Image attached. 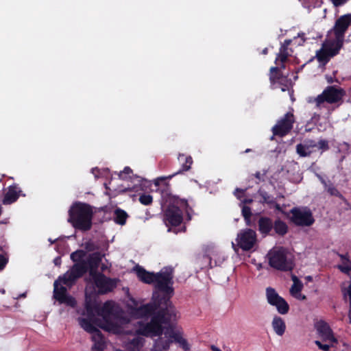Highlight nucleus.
I'll return each mask as SVG.
<instances>
[{"instance_id": "nucleus-31", "label": "nucleus", "mask_w": 351, "mask_h": 351, "mask_svg": "<svg viewBox=\"0 0 351 351\" xmlns=\"http://www.w3.org/2000/svg\"><path fill=\"white\" fill-rule=\"evenodd\" d=\"M293 284L290 289V293L295 298H298V294L301 292L303 288V285L296 276L293 278Z\"/></svg>"}, {"instance_id": "nucleus-35", "label": "nucleus", "mask_w": 351, "mask_h": 351, "mask_svg": "<svg viewBox=\"0 0 351 351\" xmlns=\"http://www.w3.org/2000/svg\"><path fill=\"white\" fill-rule=\"evenodd\" d=\"M328 142L327 140L321 139L318 142L315 141V151L317 149L325 152L329 149Z\"/></svg>"}, {"instance_id": "nucleus-53", "label": "nucleus", "mask_w": 351, "mask_h": 351, "mask_svg": "<svg viewBox=\"0 0 351 351\" xmlns=\"http://www.w3.org/2000/svg\"><path fill=\"white\" fill-rule=\"evenodd\" d=\"M262 174L259 172V171H257L255 174H254V176L256 177V178L258 179L259 180H262Z\"/></svg>"}, {"instance_id": "nucleus-45", "label": "nucleus", "mask_w": 351, "mask_h": 351, "mask_svg": "<svg viewBox=\"0 0 351 351\" xmlns=\"http://www.w3.org/2000/svg\"><path fill=\"white\" fill-rule=\"evenodd\" d=\"M179 345L184 351H189L191 349L190 345L184 338L181 340V341L179 343Z\"/></svg>"}, {"instance_id": "nucleus-20", "label": "nucleus", "mask_w": 351, "mask_h": 351, "mask_svg": "<svg viewBox=\"0 0 351 351\" xmlns=\"http://www.w3.org/2000/svg\"><path fill=\"white\" fill-rule=\"evenodd\" d=\"M274 222L272 219L269 217L263 216L258 220V230L259 232L264 236L271 234Z\"/></svg>"}, {"instance_id": "nucleus-14", "label": "nucleus", "mask_w": 351, "mask_h": 351, "mask_svg": "<svg viewBox=\"0 0 351 351\" xmlns=\"http://www.w3.org/2000/svg\"><path fill=\"white\" fill-rule=\"evenodd\" d=\"M350 25H351V14H346L339 17L332 28L335 38L343 40L345 34Z\"/></svg>"}, {"instance_id": "nucleus-36", "label": "nucleus", "mask_w": 351, "mask_h": 351, "mask_svg": "<svg viewBox=\"0 0 351 351\" xmlns=\"http://www.w3.org/2000/svg\"><path fill=\"white\" fill-rule=\"evenodd\" d=\"M337 268L343 274H348L351 271V261L348 260V263L346 261L341 263V265H337Z\"/></svg>"}, {"instance_id": "nucleus-51", "label": "nucleus", "mask_w": 351, "mask_h": 351, "mask_svg": "<svg viewBox=\"0 0 351 351\" xmlns=\"http://www.w3.org/2000/svg\"><path fill=\"white\" fill-rule=\"evenodd\" d=\"M86 309L88 313L90 314V313H93V307L90 303L86 302Z\"/></svg>"}, {"instance_id": "nucleus-41", "label": "nucleus", "mask_w": 351, "mask_h": 351, "mask_svg": "<svg viewBox=\"0 0 351 351\" xmlns=\"http://www.w3.org/2000/svg\"><path fill=\"white\" fill-rule=\"evenodd\" d=\"M170 339H172L173 342L179 343L183 337L182 335L178 332L172 331L169 335Z\"/></svg>"}, {"instance_id": "nucleus-7", "label": "nucleus", "mask_w": 351, "mask_h": 351, "mask_svg": "<svg viewBox=\"0 0 351 351\" xmlns=\"http://www.w3.org/2000/svg\"><path fill=\"white\" fill-rule=\"evenodd\" d=\"M287 217L296 226L308 227L315 222L313 213L307 207H293L289 210Z\"/></svg>"}, {"instance_id": "nucleus-44", "label": "nucleus", "mask_w": 351, "mask_h": 351, "mask_svg": "<svg viewBox=\"0 0 351 351\" xmlns=\"http://www.w3.org/2000/svg\"><path fill=\"white\" fill-rule=\"evenodd\" d=\"M8 263V257L5 254H0V271L3 270Z\"/></svg>"}, {"instance_id": "nucleus-32", "label": "nucleus", "mask_w": 351, "mask_h": 351, "mask_svg": "<svg viewBox=\"0 0 351 351\" xmlns=\"http://www.w3.org/2000/svg\"><path fill=\"white\" fill-rule=\"evenodd\" d=\"M258 193L262 198V199L260 200L261 204H267L271 207L273 203H275L276 199L272 195H270L267 191L260 189Z\"/></svg>"}, {"instance_id": "nucleus-64", "label": "nucleus", "mask_w": 351, "mask_h": 351, "mask_svg": "<svg viewBox=\"0 0 351 351\" xmlns=\"http://www.w3.org/2000/svg\"><path fill=\"white\" fill-rule=\"evenodd\" d=\"M263 53H267V49H265L263 50Z\"/></svg>"}, {"instance_id": "nucleus-57", "label": "nucleus", "mask_w": 351, "mask_h": 351, "mask_svg": "<svg viewBox=\"0 0 351 351\" xmlns=\"http://www.w3.org/2000/svg\"><path fill=\"white\" fill-rule=\"evenodd\" d=\"M327 81L328 83L332 84L334 82V80L332 79V77H327Z\"/></svg>"}, {"instance_id": "nucleus-50", "label": "nucleus", "mask_w": 351, "mask_h": 351, "mask_svg": "<svg viewBox=\"0 0 351 351\" xmlns=\"http://www.w3.org/2000/svg\"><path fill=\"white\" fill-rule=\"evenodd\" d=\"M53 263L55 265L60 267L62 263V259L60 256H57L53 260Z\"/></svg>"}, {"instance_id": "nucleus-61", "label": "nucleus", "mask_w": 351, "mask_h": 351, "mask_svg": "<svg viewBox=\"0 0 351 351\" xmlns=\"http://www.w3.org/2000/svg\"><path fill=\"white\" fill-rule=\"evenodd\" d=\"M251 202H252V199H245V200H244V203H248V204H250V203H251Z\"/></svg>"}, {"instance_id": "nucleus-48", "label": "nucleus", "mask_w": 351, "mask_h": 351, "mask_svg": "<svg viewBox=\"0 0 351 351\" xmlns=\"http://www.w3.org/2000/svg\"><path fill=\"white\" fill-rule=\"evenodd\" d=\"M338 256L340 257L341 263L344 261H346L347 263H348V260L350 259L348 253H346L345 254H338Z\"/></svg>"}, {"instance_id": "nucleus-17", "label": "nucleus", "mask_w": 351, "mask_h": 351, "mask_svg": "<svg viewBox=\"0 0 351 351\" xmlns=\"http://www.w3.org/2000/svg\"><path fill=\"white\" fill-rule=\"evenodd\" d=\"M343 45V40L341 39L335 38L333 40H326L322 45L327 51L331 58L339 54L340 49Z\"/></svg>"}, {"instance_id": "nucleus-9", "label": "nucleus", "mask_w": 351, "mask_h": 351, "mask_svg": "<svg viewBox=\"0 0 351 351\" xmlns=\"http://www.w3.org/2000/svg\"><path fill=\"white\" fill-rule=\"evenodd\" d=\"M269 265L280 271H289L292 269V263L287 260V254L283 248L271 250L267 255Z\"/></svg>"}, {"instance_id": "nucleus-40", "label": "nucleus", "mask_w": 351, "mask_h": 351, "mask_svg": "<svg viewBox=\"0 0 351 351\" xmlns=\"http://www.w3.org/2000/svg\"><path fill=\"white\" fill-rule=\"evenodd\" d=\"M132 173V170L129 167H125L122 171L119 174L120 178L126 180L130 178V174Z\"/></svg>"}, {"instance_id": "nucleus-54", "label": "nucleus", "mask_w": 351, "mask_h": 351, "mask_svg": "<svg viewBox=\"0 0 351 351\" xmlns=\"http://www.w3.org/2000/svg\"><path fill=\"white\" fill-rule=\"evenodd\" d=\"M298 294H299V295H298L297 298L301 299V300H306V299L305 295H302L300 293H298Z\"/></svg>"}, {"instance_id": "nucleus-60", "label": "nucleus", "mask_w": 351, "mask_h": 351, "mask_svg": "<svg viewBox=\"0 0 351 351\" xmlns=\"http://www.w3.org/2000/svg\"><path fill=\"white\" fill-rule=\"evenodd\" d=\"M106 269V266L105 265H102L101 267V269L102 271H104Z\"/></svg>"}, {"instance_id": "nucleus-13", "label": "nucleus", "mask_w": 351, "mask_h": 351, "mask_svg": "<svg viewBox=\"0 0 351 351\" xmlns=\"http://www.w3.org/2000/svg\"><path fill=\"white\" fill-rule=\"evenodd\" d=\"M257 240L254 230L247 228L241 230L237 235V245L243 251H249L253 248Z\"/></svg>"}, {"instance_id": "nucleus-23", "label": "nucleus", "mask_w": 351, "mask_h": 351, "mask_svg": "<svg viewBox=\"0 0 351 351\" xmlns=\"http://www.w3.org/2000/svg\"><path fill=\"white\" fill-rule=\"evenodd\" d=\"M272 328L278 336H282L286 330V324L284 319L279 316H274L271 322Z\"/></svg>"}, {"instance_id": "nucleus-1", "label": "nucleus", "mask_w": 351, "mask_h": 351, "mask_svg": "<svg viewBox=\"0 0 351 351\" xmlns=\"http://www.w3.org/2000/svg\"><path fill=\"white\" fill-rule=\"evenodd\" d=\"M133 305L129 306L132 315L136 318L151 317L149 322H138L136 333L145 337L162 335L163 324H169L176 319V309L168 298H160L145 304L138 306L136 300H132Z\"/></svg>"}, {"instance_id": "nucleus-47", "label": "nucleus", "mask_w": 351, "mask_h": 351, "mask_svg": "<svg viewBox=\"0 0 351 351\" xmlns=\"http://www.w3.org/2000/svg\"><path fill=\"white\" fill-rule=\"evenodd\" d=\"M335 7H340L346 4L349 0H331Z\"/></svg>"}, {"instance_id": "nucleus-49", "label": "nucleus", "mask_w": 351, "mask_h": 351, "mask_svg": "<svg viewBox=\"0 0 351 351\" xmlns=\"http://www.w3.org/2000/svg\"><path fill=\"white\" fill-rule=\"evenodd\" d=\"M271 206H273L275 208V210H276L279 212L283 213V210H282L280 205L279 204H278L276 201H275V203H273Z\"/></svg>"}, {"instance_id": "nucleus-8", "label": "nucleus", "mask_w": 351, "mask_h": 351, "mask_svg": "<svg viewBox=\"0 0 351 351\" xmlns=\"http://www.w3.org/2000/svg\"><path fill=\"white\" fill-rule=\"evenodd\" d=\"M113 303L112 301H106L101 308L97 310V313L103 319V323H98L95 320V324L106 331H114L118 328L117 324L111 319L113 315Z\"/></svg>"}, {"instance_id": "nucleus-59", "label": "nucleus", "mask_w": 351, "mask_h": 351, "mask_svg": "<svg viewBox=\"0 0 351 351\" xmlns=\"http://www.w3.org/2000/svg\"><path fill=\"white\" fill-rule=\"evenodd\" d=\"M306 279L308 280V281H312L313 280V277L311 276H308L306 277Z\"/></svg>"}, {"instance_id": "nucleus-21", "label": "nucleus", "mask_w": 351, "mask_h": 351, "mask_svg": "<svg viewBox=\"0 0 351 351\" xmlns=\"http://www.w3.org/2000/svg\"><path fill=\"white\" fill-rule=\"evenodd\" d=\"M317 330L324 341H328L330 342L335 341L332 331L326 322H319L317 326Z\"/></svg>"}, {"instance_id": "nucleus-4", "label": "nucleus", "mask_w": 351, "mask_h": 351, "mask_svg": "<svg viewBox=\"0 0 351 351\" xmlns=\"http://www.w3.org/2000/svg\"><path fill=\"white\" fill-rule=\"evenodd\" d=\"M93 217V210L90 204L75 202L69 210L68 222L75 229L85 232L91 229Z\"/></svg>"}, {"instance_id": "nucleus-18", "label": "nucleus", "mask_w": 351, "mask_h": 351, "mask_svg": "<svg viewBox=\"0 0 351 351\" xmlns=\"http://www.w3.org/2000/svg\"><path fill=\"white\" fill-rule=\"evenodd\" d=\"M21 193L22 191L19 187L18 184H14L10 186L3 199V204L7 205L15 202Z\"/></svg>"}, {"instance_id": "nucleus-16", "label": "nucleus", "mask_w": 351, "mask_h": 351, "mask_svg": "<svg viewBox=\"0 0 351 351\" xmlns=\"http://www.w3.org/2000/svg\"><path fill=\"white\" fill-rule=\"evenodd\" d=\"M295 150L300 157H308L315 152V141L305 139L296 145Z\"/></svg>"}, {"instance_id": "nucleus-52", "label": "nucleus", "mask_w": 351, "mask_h": 351, "mask_svg": "<svg viewBox=\"0 0 351 351\" xmlns=\"http://www.w3.org/2000/svg\"><path fill=\"white\" fill-rule=\"evenodd\" d=\"M347 293L350 298V307H351V284L348 287Z\"/></svg>"}, {"instance_id": "nucleus-2", "label": "nucleus", "mask_w": 351, "mask_h": 351, "mask_svg": "<svg viewBox=\"0 0 351 351\" xmlns=\"http://www.w3.org/2000/svg\"><path fill=\"white\" fill-rule=\"evenodd\" d=\"M161 197L166 206L164 210L163 221L171 230V227H177L183 222V213L186 214L187 220L191 219V212L193 209L189 206L186 199H181L170 192L169 185L167 184L161 191Z\"/></svg>"}, {"instance_id": "nucleus-27", "label": "nucleus", "mask_w": 351, "mask_h": 351, "mask_svg": "<svg viewBox=\"0 0 351 351\" xmlns=\"http://www.w3.org/2000/svg\"><path fill=\"white\" fill-rule=\"evenodd\" d=\"M271 306H275L277 311L281 315H285L289 311V305L282 297Z\"/></svg>"}, {"instance_id": "nucleus-15", "label": "nucleus", "mask_w": 351, "mask_h": 351, "mask_svg": "<svg viewBox=\"0 0 351 351\" xmlns=\"http://www.w3.org/2000/svg\"><path fill=\"white\" fill-rule=\"evenodd\" d=\"M178 159L179 162L181 163V168L176 173L170 175L167 177L158 178L156 182V184H158V182L159 180L165 181L167 179H171L176 175L182 173L184 171H187L191 169V165L193 164V158L191 156H186L183 154H180L178 155Z\"/></svg>"}, {"instance_id": "nucleus-63", "label": "nucleus", "mask_w": 351, "mask_h": 351, "mask_svg": "<svg viewBox=\"0 0 351 351\" xmlns=\"http://www.w3.org/2000/svg\"><path fill=\"white\" fill-rule=\"evenodd\" d=\"M250 151H251V149H247L245 151V152H246V153H247V152H250Z\"/></svg>"}, {"instance_id": "nucleus-6", "label": "nucleus", "mask_w": 351, "mask_h": 351, "mask_svg": "<svg viewBox=\"0 0 351 351\" xmlns=\"http://www.w3.org/2000/svg\"><path fill=\"white\" fill-rule=\"evenodd\" d=\"M90 263L91 269L88 274L98 289V292L100 294H106L112 291L117 287L119 279L107 277L102 272H99L98 267L101 263L99 260L93 259Z\"/></svg>"}, {"instance_id": "nucleus-62", "label": "nucleus", "mask_w": 351, "mask_h": 351, "mask_svg": "<svg viewBox=\"0 0 351 351\" xmlns=\"http://www.w3.org/2000/svg\"><path fill=\"white\" fill-rule=\"evenodd\" d=\"M182 232H185L186 231V227L185 226H183L182 230H181Z\"/></svg>"}, {"instance_id": "nucleus-42", "label": "nucleus", "mask_w": 351, "mask_h": 351, "mask_svg": "<svg viewBox=\"0 0 351 351\" xmlns=\"http://www.w3.org/2000/svg\"><path fill=\"white\" fill-rule=\"evenodd\" d=\"M105 348V341L94 342L92 347L93 351H104Z\"/></svg>"}, {"instance_id": "nucleus-25", "label": "nucleus", "mask_w": 351, "mask_h": 351, "mask_svg": "<svg viewBox=\"0 0 351 351\" xmlns=\"http://www.w3.org/2000/svg\"><path fill=\"white\" fill-rule=\"evenodd\" d=\"M114 214V221L117 224L121 226L125 224L126 220L128 217V215L125 210L119 208H117L115 209Z\"/></svg>"}, {"instance_id": "nucleus-3", "label": "nucleus", "mask_w": 351, "mask_h": 351, "mask_svg": "<svg viewBox=\"0 0 351 351\" xmlns=\"http://www.w3.org/2000/svg\"><path fill=\"white\" fill-rule=\"evenodd\" d=\"M86 256V252L83 250H77L71 254L70 258L74 264L60 278L64 285L69 287H72L79 278H82L87 272L89 273V271L91 269L90 263L93 259H97L101 263L103 258V255L99 252L88 254L86 259H85Z\"/></svg>"}, {"instance_id": "nucleus-26", "label": "nucleus", "mask_w": 351, "mask_h": 351, "mask_svg": "<svg viewBox=\"0 0 351 351\" xmlns=\"http://www.w3.org/2000/svg\"><path fill=\"white\" fill-rule=\"evenodd\" d=\"M315 58L318 62L323 65L326 64L331 58L330 56L325 49V48H324L322 45L321 49L316 51Z\"/></svg>"}, {"instance_id": "nucleus-38", "label": "nucleus", "mask_w": 351, "mask_h": 351, "mask_svg": "<svg viewBox=\"0 0 351 351\" xmlns=\"http://www.w3.org/2000/svg\"><path fill=\"white\" fill-rule=\"evenodd\" d=\"M92 335V341L93 342L105 341L104 335L97 328V329L90 333Z\"/></svg>"}, {"instance_id": "nucleus-11", "label": "nucleus", "mask_w": 351, "mask_h": 351, "mask_svg": "<svg viewBox=\"0 0 351 351\" xmlns=\"http://www.w3.org/2000/svg\"><path fill=\"white\" fill-rule=\"evenodd\" d=\"M61 277L62 276H59L58 280H55L53 283V298L60 304H64L68 306L74 308L77 304L75 299L73 296L67 294V289L65 287H59L60 283L64 284L62 280L60 279Z\"/></svg>"}, {"instance_id": "nucleus-55", "label": "nucleus", "mask_w": 351, "mask_h": 351, "mask_svg": "<svg viewBox=\"0 0 351 351\" xmlns=\"http://www.w3.org/2000/svg\"><path fill=\"white\" fill-rule=\"evenodd\" d=\"M348 318H349V322L351 324V307H350V308H349Z\"/></svg>"}, {"instance_id": "nucleus-37", "label": "nucleus", "mask_w": 351, "mask_h": 351, "mask_svg": "<svg viewBox=\"0 0 351 351\" xmlns=\"http://www.w3.org/2000/svg\"><path fill=\"white\" fill-rule=\"evenodd\" d=\"M327 192L332 196H336L343 200H345V198L343 196V195L332 184H330L329 186H328Z\"/></svg>"}, {"instance_id": "nucleus-19", "label": "nucleus", "mask_w": 351, "mask_h": 351, "mask_svg": "<svg viewBox=\"0 0 351 351\" xmlns=\"http://www.w3.org/2000/svg\"><path fill=\"white\" fill-rule=\"evenodd\" d=\"M291 42L292 40L291 39L285 40L279 49V53L277 54L275 63L277 64V62L280 61L282 63L281 69H285V62H287L288 57L291 56L289 51V46L291 45Z\"/></svg>"}, {"instance_id": "nucleus-39", "label": "nucleus", "mask_w": 351, "mask_h": 351, "mask_svg": "<svg viewBox=\"0 0 351 351\" xmlns=\"http://www.w3.org/2000/svg\"><path fill=\"white\" fill-rule=\"evenodd\" d=\"M139 202L145 206H148L152 203L153 197L149 194H143L139 197Z\"/></svg>"}, {"instance_id": "nucleus-30", "label": "nucleus", "mask_w": 351, "mask_h": 351, "mask_svg": "<svg viewBox=\"0 0 351 351\" xmlns=\"http://www.w3.org/2000/svg\"><path fill=\"white\" fill-rule=\"evenodd\" d=\"M280 68L277 66H273L270 69L269 80L271 83L274 84L280 82V80L282 77V73L280 71Z\"/></svg>"}, {"instance_id": "nucleus-43", "label": "nucleus", "mask_w": 351, "mask_h": 351, "mask_svg": "<svg viewBox=\"0 0 351 351\" xmlns=\"http://www.w3.org/2000/svg\"><path fill=\"white\" fill-rule=\"evenodd\" d=\"M84 245L85 250L88 252H93L98 248L97 246L91 241L85 242Z\"/></svg>"}, {"instance_id": "nucleus-29", "label": "nucleus", "mask_w": 351, "mask_h": 351, "mask_svg": "<svg viewBox=\"0 0 351 351\" xmlns=\"http://www.w3.org/2000/svg\"><path fill=\"white\" fill-rule=\"evenodd\" d=\"M79 324L80 326L87 332L91 333L94 332L97 328L93 325L90 320L87 318H81L78 319Z\"/></svg>"}, {"instance_id": "nucleus-56", "label": "nucleus", "mask_w": 351, "mask_h": 351, "mask_svg": "<svg viewBox=\"0 0 351 351\" xmlns=\"http://www.w3.org/2000/svg\"><path fill=\"white\" fill-rule=\"evenodd\" d=\"M211 349H212V350H213V351H221L219 348H217V347H216V346H212Z\"/></svg>"}, {"instance_id": "nucleus-12", "label": "nucleus", "mask_w": 351, "mask_h": 351, "mask_svg": "<svg viewBox=\"0 0 351 351\" xmlns=\"http://www.w3.org/2000/svg\"><path fill=\"white\" fill-rule=\"evenodd\" d=\"M294 122L295 119L293 114L291 112H287L272 128L274 135L280 137L286 136L292 130Z\"/></svg>"}, {"instance_id": "nucleus-28", "label": "nucleus", "mask_w": 351, "mask_h": 351, "mask_svg": "<svg viewBox=\"0 0 351 351\" xmlns=\"http://www.w3.org/2000/svg\"><path fill=\"white\" fill-rule=\"evenodd\" d=\"M266 298L267 302L272 305L276 303L277 300L281 298V296L276 292V291L272 287H267L266 289Z\"/></svg>"}, {"instance_id": "nucleus-46", "label": "nucleus", "mask_w": 351, "mask_h": 351, "mask_svg": "<svg viewBox=\"0 0 351 351\" xmlns=\"http://www.w3.org/2000/svg\"><path fill=\"white\" fill-rule=\"evenodd\" d=\"M316 345L318 346V348L324 351H328L329 350L330 346L328 344H323L319 341H315Z\"/></svg>"}, {"instance_id": "nucleus-34", "label": "nucleus", "mask_w": 351, "mask_h": 351, "mask_svg": "<svg viewBox=\"0 0 351 351\" xmlns=\"http://www.w3.org/2000/svg\"><path fill=\"white\" fill-rule=\"evenodd\" d=\"M173 343L172 339H160L156 342V347L162 350H167L169 348L170 345Z\"/></svg>"}, {"instance_id": "nucleus-5", "label": "nucleus", "mask_w": 351, "mask_h": 351, "mask_svg": "<svg viewBox=\"0 0 351 351\" xmlns=\"http://www.w3.org/2000/svg\"><path fill=\"white\" fill-rule=\"evenodd\" d=\"M173 279V269L171 267H165L162 268L160 271L156 273L154 283L155 287L165 294L161 295L160 294L154 293L151 302H154L155 299H159L160 298H168L169 301H171L170 298L172 297L174 292Z\"/></svg>"}, {"instance_id": "nucleus-10", "label": "nucleus", "mask_w": 351, "mask_h": 351, "mask_svg": "<svg viewBox=\"0 0 351 351\" xmlns=\"http://www.w3.org/2000/svg\"><path fill=\"white\" fill-rule=\"evenodd\" d=\"M346 92L341 88H337L335 86H327L322 94L319 95L316 99L317 106L324 102L328 104H335L342 100Z\"/></svg>"}, {"instance_id": "nucleus-24", "label": "nucleus", "mask_w": 351, "mask_h": 351, "mask_svg": "<svg viewBox=\"0 0 351 351\" xmlns=\"http://www.w3.org/2000/svg\"><path fill=\"white\" fill-rule=\"evenodd\" d=\"M273 230L278 236L284 237L288 232L289 227L285 221L277 219L274 222Z\"/></svg>"}, {"instance_id": "nucleus-33", "label": "nucleus", "mask_w": 351, "mask_h": 351, "mask_svg": "<svg viewBox=\"0 0 351 351\" xmlns=\"http://www.w3.org/2000/svg\"><path fill=\"white\" fill-rule=\"evenodd\" d=\"M241 213L246 225L249 226H251L252 211L250 207L243 206Z\"/></svg>"}, {"instance_id": "nucleus-58", "label": "nucleus", "mask_w": 351, "mask_h": 351, "mask_svg": "<svg viewBox=\"0 0 351 351\" xmlns=\"http://www.w3.org/2000/svg\"><path fill=\"white\" fill-rule=\"evenodd\" d=\"M319 178H320V180H321L322 183L323 184H324V185H325V186H327V184H326V181H325L322 178H321V177H319Z\"/></svg>"}, {"instance_id": "nucleus-22", "label": "nucleus", "mask_w": 351, "mask_h": 351, "mask_svg": "<svg viewBox=\"0 0 351 351\" xmlns=\"http://www.w3.org/2000/svg\"><path fill=\"white\" fill-rule=\"evenodd\" d=\"M135 270L136 276L141 281L149 285L154 283L156 273L147 271L141 266H136Z\"/></svg>"}]
</instances>
